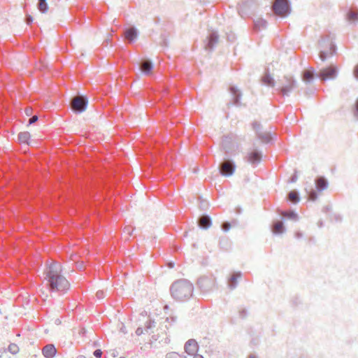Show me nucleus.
Masks as SVG:
<instances>
[{
  "label": "nucleus",
  "mask_w": 358,
  "mask_h": 358,
  "mask_svg": "<svg viewBox=\"0 0 358 358\" xmlns=\"http://www.w3.org/2000/svg\"><path fill=\"white\" fill-rule=\"evenodd\" d=\"M59 269L60 265L57 263L52 264L47 273V276L50 282V289L64 293L69 289L70 283L57 272Z\"/></svg>",
  "instance_id": "obj_1"
},
{
  "label": "nucleus",
  "mask_w": 358,
  "mask_h": 358,
  "mask_svg": "<svg viewBox=\"0 0 358 358\" xmlns=\"http://www.w3.org/2000/svg\"><path fill=\"white\" fill-rule=\"evenodd\" d=\"M170 290L171 296L175 300L185 301L192 296L194 286L187 280H179L173 283Z\"/></svg>",
  "instance_id": "obj_2"
},
{
  "label": "nucleus",
  "mask_w": 358,
  "mask_h": 358,
  "mask_svg": "<svg viewBox=\"0 0 358 358\" xmlns=\"http://www.w3.org/2000/svg\"><path fill=\"white\" fill-rule=\"evenodd\" d=\"M320 45L322 50L320 53V58L324 61L336 52V46L329 36L322 38Z\"/></svg>",
  "instance_id": "obj_3"
},
{
  "label": "nucleus",
  "mask_w": 358,
  "mask_h": 358,
  "mask_svg": "<svg viewBox=\"0 0 358 358\" xmlns=\"http://www.w3.org/2000/svg\"><path fill=\"white\" fill-rule=\"evenodd\" d=\"M274 13L280 17H285L290 12L287 0H275L273 4Z\"/></svg>",
  "instance_id": "obj_4"
},
{
  "label": "nucleus",
  "mask_w": 358,
  "mask_h": 358,
  "mask_svg": "<svg viewBox=\"0 0 358 358\" xmlns=\"http://www.w3.org/2000/svg\"><path fill=\"white\" fill-rule=\"evenodd\" d=\"M197 285L203 292H209L215 287L216 279L213 275L202 276L198 280Z\"/></svg>",
  "instance_id": "obj_5"
},
{
  "label": "nucleus",
  "mask_w": 358,
  "mask_h": 358,
  "mask_svg": "<svg viewBox=\"0 0 358 358\" xmlns=\"http://www.w3.org/2000/svg\"><path fill=\"white\" fill-rule=\"evenodd\" d=\"M337 67L331 65L327 68L322 69L320 71L318 76L322 81H325L329 79L335 78L337 76Z\"/></svg>",
  "instance_id": "obj_6"
},
{
  "label": "nucleus",
  "mask_w": 358,
  "mask_h": 358,
  "mask_svg": "<svg viewBox=\"0 0 358 358\" xmlns=\"http://www.w3.org/2000/svg\"><path fill=\"white\" fill-rule=\"evenodd\" d=\"M256 6L257 3L255 0H242L238 3V12L241 15H245L253 10Z\"/></svg>",
  "instance_id": "obj_7"
},
{
  "label": "nucleus",
  "mask_w": 358,
  "mask_h": 358,
  "mask_svg": "<svg viewBox=\"0 0 358 358\" xmlns=\"http://www.w3.org/2000/svg\"><path fill=\"white\" fill-rule=\"evenodd\" d=\"M284 80L285 81V83L280 89V92L282 95H285L288 92H289L294 87L295 85V81L294 78L291 76H285Z\"/></svg>",
  "instance_id": "obj_8"
},
{
  "label": "nucleus",
  "mask_w": 358,
  "mask_h": 358,
  "mask_svg": "<svg viewBox=\"0 0 358 358\" xmlns=\"http://www.w3.org/2000/svg\"><path fill=\"white\" fill-rule=\"evenodd\" d=\"M87 102L82 96L75 97L71 102V107L73 110L78 111H83L86 108Z\"/></svg>",
  "instance_id": "obj_9"
},
{
  "label": "nucleus",
  "mask_w": 358,
  "mask_h": 358,
  "mask_svg": "<svg viewBox=\"0 0 358 358\" xmlns=\"http://www.w3.org/2000/svg\"><path fill=\"white\" fill-rule=\"evenodd\" d=\"M199 345L197 342L194 339L187 341L185 345V350L186 353L190 355L196 354L198 351Z\"/></svg>",
  "instance_id": "obj_10"
},
{
  "label": "nucleus",
  "mask_w": 358,
  "mask_h": 358,
  "mask_svg": "<svg viewBox=\"0 0 358 358\" xmlns=\"http://www.w3.org/2000/svg\"><path fill=\"white\" fill-rule=\"evenodd\" d=\"M235 170L234 166L230 161H225L221 164L220 173L224 176H231Z\"/></svg>",
  "instance_id": "obj_11"
},
{
  "label": "nucleus",
  "mask_w": 358,
  "mask_h": 358,
  "mask_svg": "<svg viewBox=\"0 0 358 358\" xmlns=\"http://www.w3.org/2000/svg\"><path fill=\"white\" fill-rule=\"evenodd\" d=\"M56 353L57 350L52 344H48L42 349V354L45 358H53Z\"/></svg>",
  "instance_id": "obj_12"
},
{
  "label": "nucleus",
  "mask_w": 358,
  "mask_h": 358,
  "mask_svg": "<svg viewBox=\"0 0 358 358\" xmlns=\"http://www.w3.org/2000/svg\"><path fill=\"white\" fill-rule=\"evenodd\" d=\"M261 159L262 155L257 150H252L246 156V160L254 165L258 164Z\"/></svg>",
  "instance_id": "obj_13"
},
{
  "label": "nucleus",
  "mask_w": 358,
  "mask_h": 358,
  "mask_svg": "<svg viewBox=\"0 0 358 358\" xmlns=\"http://www.w3.org/2000/svg\"><path fill=\"white\" fill-rule=\"evenodd\" d=\"M271 231L275 234H280L285 231V227L282 222L276 221L275 222L271 227Z\"/></svg>",
  "instance_id": "obj_14"
},
{
  "label": "nucleus",
  "mask_w": 358,
  "mask_h": 358,
  "mask_svg": "<svg viewBox=\"0 0 358 358\" xmlns=\"http://www.w3.org/2000/svg\"><path fill=\"white\" fill-rule=\"evenodd\" d=\"M241 277V272L234 273L228 280V285L231 289H234L236 287L238 279Z\"/></svg>",
  "instance_id": "obj_15"
},
{
  "label": "nucleus",
  "mask_w": 358,
  "mask_h": 358,
  "mask_svg": "<svg viewBox=\"0 0 358 358\" xmlns=\"http://www.w3.org/2000/svg\"><path fill=\"white\" fill-rule=\"evenodd\" d=\"M211 224V220L208 215H203L199 220V225L203 229L209 228Z\"/></svg>",
  "instance_id": "obj_16"
},
{
  "label": "nucleus",
  "mask_w": 358,
  "mask_h": 358,
  "mask_svg": "<svg viewBox=\"0 0 358 358\" xmlns=\"http://www.w3.org/2000/svg\"><path fill=\"white\" fill-rule=\"evenodd\" d=\"M315 184L316 188L319 192L326 189L328 185L327 180L323 177L318 178L315 181Z\"/></svg>",
  "instance_id": "obj_17"
},
{
  "label": "nucleus",
  "mask_w": 358,
  "mask_h": 358,
  "mask_svg": "<svg viewBox=\"0 0 358 358\" xmlns=\"http://www.w3.org/2000/svg\"><path fill=\"white\" fill-rule=\"evenodd\" d=\"M218 41V36L216 33L213 32L210 34L208 37V42L207 44V48L208 49H212L213 46L217 43Z\"/></svg>",
  "instance_id": "obj_18"
},
{
  "label": "nucleus",
  "mask_w": 358,
  "mask_h": 358,
  "mask_svg": "<svg viewBox=\"0 0 358 358\" xmlns=\"http://www.w3.org/2000/svg\"><path fill=\"white\" fill-rule=\"evenodd\" d=\"M280 215L284 217L291 219L292 220H297L299 217L298 215L293 210H282L279 212Z\"/></svg>",
  "instance_id": "obj_19"
},
{
  "label": "nucleus",
  "mask_w": 358,
  "mask_h": 358,
  "mask_svg": "<svg viewBox=\"0 0 358 358\" xmlns=\"http://www.w3.org/2000/svg\"><path fill=\"white\" fill-rule=\"evenodd\" d=\"M31 138V135L28 131L20 132L18 134V140L20 143L29 144V141Z\"/></svg>",
  "instance_id": "obj_20"
},
{
  "label": "nucleus",
  "mask_w": 358,
  "mask_h": 358,
  "mask_svg": "<svg viewBox=\"0 0 358 358\" xmlns=\"http://www.w3.org/2000/svg\"><path fill=\"white\" fill-rule=\"evenodd\" d=\"M141 71L146 75H150L152 69V64L148 61H145L141 66Z\"/></svg>",
  "instance_id": "obj_21"
},
{
  "label": "nucleus",
  "mask_w": 358,
  "mask_h": 358,
  "mask_svg": "<svg viewBox=\"0 0 358 358\" xmlns=\"http://www.w3.org/2000/svg\"><path fill=\"white\" fill-rule=\"evenodd\" d=\"M137 33L134 28L128 29L124 32V37L126 39L132 41L136 37Z\"/></svg>",
  "instance_id": "obj_22"
},
{
  "label": "nucleus",
  "mask_w": 358,
  "mask_h": 358,
  "mask_svg": "<svg viewBox=\"0 0 358 358\" xmlns=\"http://www.w3.org/2000/svg\"><path fill=\"white\" fill-rule=\"evenodd\" d=\"M262 82L268 86L273 87L275 85V81L273 78L268 73H266L262 78Z\"/></svg>",
  "instance_id": "obj_23"
},
{
  "label": "nucleus",
  "mask_w": 358,
  "mask_h": 358,
  "mask_svg": "<svg viewBox=\"0 0 358 358\" xmlns=\"http://www.w3.org/2000/svg\"><path fill=\"white\" fill-rule=\"evenodd\" d=\"M288 199L294 203H298L299 201L298 193L296 191H291L288 194Z\"/></svg>",
  "instance_id": "obj_24"
},
{
  "label": "nucleus",
  "mask_w": 358,
  "mask_h": 358,
  "mask_svg": "<svg viewBox=\"0 0 358 358\" xmlns=\"http://www.w3.org/2000/svg\"><path fill=\"white\" fill-rule=\"evenodd\" d=\"M313 78V71L312 70H306L303 73V80L306 82H310Z\"/></svg>",
  "instance_id": "obj_25"
},
{
  "label": "nucleus",
  "mask_w": 358,
  "mask_h": 358,
  "mask_svg": "<svg viewBox=\"0 0 358 358\" xmlns=\"http://www.w3.org/2000/svg\"><path fill=\"white\" fill-rule=\"evenodd\" d=\"M45 1L46 0H38V8L42 13H45L48 9V6Z\"/></svg>",
  "instance_id": "obj_26"
},
{
  "label": "nucleus",
  "mask_w": 358,
  "mask_h": 358,
  "mask_svg": "<svg viewBox=\"0 0 358 358\" xmlns=\"http://www.w3.org/2000/svg\"><path fill=\"white\" fill-rule=\"evenodd\" d=\"M230 92L234 94V103H238V99L241 96L240 93L238 92V90L234 87H230Z\"/></svg>",
  "instance_id": "obj_27"
},
{
  "label": "nucleus",
  "mask_w": 358,
  "mask_h": 358,
  "mask_svg": "<svg viewBox=\"0 0 358 358\" xmlns=\"http://www.w3.org/2000/svg\"><path fill=\"white\" fill-rule=\"evenodd\" d=\"M8 350L11 354L16 355L19 352V347L15 343H10L8 345Z\"/></svg>",
  "instance_id": "obj_28"
},
{
  "label": "nucleus",
  "mask_w": 358,
  "mask_h": 358,
  "mask_svg": "<svg viewBox=\"0 0 358 358\" xmlns=\"http://www.w3.org/2000/svg\"><path fill=\"white\" fill-rule=\"evenodd\" d=\"M347 17L348 20H356L358 19V13L350 10L348 12Z\"/></svg>",
  "instance_id": "obj_29"
},
{
  "label": "nucleus",
  "mask_w": 358,
  "mask_h": 358,
  "mask_svg": "<svg viewBox=\"0 0 358 358\" xmlns=\"http://www.w3.org/2000/svg\"><path fill=\"white\" fill-rule=\"evenodd\" d=\"M166 358H186L185 356L176 352H171L166 355Z\"/></svg>",
  "instance_id": "obj_30"
},
{
  "label": "nucleus",
  "mask_w": 358,
  "mask_h": 358,
  "mask_svg": "<svg viewBox=\"0 0 358 358\" xmlns=\"http://www.w3.org/2000/svg\"><path fill=\"white\" fill-rule=\"evenodd\" d=\"M317 197V193L313 191V190H311L309 194H308V199L309 200H311V201H315Z\"/></svg>",
  "instance_id": "obj_31"
},
{
  "label": "nucleus",
  "mask_w": 358,
  "mask_h": 358,
  "mask_svg": "<svg viewBox=\"0 0 358 358\" xmlns=\"http://www.w3.org/2000/svg\"><path fill=\"white\" fill-rule=\"evenodd\" d=\"M231 228V224L229 223V222H224L222 224V229L224 231H227L230 229Z\"/></svg>",
  "instance_id": "obj_32"
},
{
  "label": "nucleus",
  "mask_w": 358,
  "mask_h": 358,
  "mask_svg": "<svg viewBox=\"0 0 358 358\" xmlns=\"http://www.w3.org/2000/svg\"><path fill=\"white\" fill-rule=\"evenodd\" d=\"M259 138H261L264 143H268L271 140V137L267 134L264 136H259Z\"/></svg>",
  "instance_id": "obj_33"
},
{
  "label": "nucleus",
  "mask_w": 358,
  "mask_h": 358,
  "mask_svg": "<svg viewBox=\"0 0 358 358\" xmlns=\"http://www.w3.org/2000/svg\"><path fill=\"white\" fill-rule=\"evenodd\" d=\"M94 355L97 357V358H101V355H102V352L101 350L98 349V350H96L94 352Z\"/></svg>",
  "instance_id": "obj_34"
},
{
  "label": "nucleus",
  "mask_w": 358,
  "mask_h": 358,
  "mask_svg": "<svg viewBox=\"0 0 358 358\" xmlns=\"http://www.w3.org/2000/svg\"><path fill=\"white\" fill-rule=\"evenodd\" d=\"M354 76L358 79V64L355 66L354 71H353Z\"/></svg>",
  "instance_id": "obj_35"
},
{
  "label": "nucleus",
  "mask_w": 358,
  "mask_h": 358,
  "mask_svg": "<svg viewBox=\"0 0 358 358\" xmlns=\"http://www.w3.org/2000/svg\"><path fill=\"white\" fill-rule=\"evenodd\" d=\"M294 236L296 238H301L303 237V233L301 231H297L294 233Z\"/></svg>",
  "instance_id": "obj_36"
},
{
  "label": "nucleus",
  "mask_w": 358,
  "mask_h": 358,
  "mask_svg": "<svg viewBox=\"0 0 358 358\" xmlns=\"http://www.w3.org/2000/svg\"><path fill=\"white\" fill-rule=\"evenodd\" d=\"M38 120V117L36 115H34L33 117H31L30 119H29V124H33L35 122H36Z\"/></svg>",
  "instance_id": "obj_37"
},
{
  "label": "nucleus",
  "mask_w": 358,
  "mask_h": 358,
  "mask_svg": "<svg viewBox=\"0 0 358 358\" xmlns=\"http://www.w3.org/2000/svg\"><path fill=\"white\" fill-rule=\"evenodd\" d=\"M103 295H104V293L103 291H99L96 292V296L99 298V299H101L103 297Z\"/></svg>",
  "instance_id": "obj_38"
},
{
  "label": "nucleus",
  "mask_w": 358,
  "mask_h": 358,
  "mask_svg": "<svg viewBox=\"0 0 358 358\" xmlns=\"http://www.w3.org/2000/svg\"><path fill=\"white\" fill-rule=\"evenodd\" d=\"M143 333V329L141 328H138L136 331V334L137 335H141Z\"/></svg>",
  "instance_id": "obj_39"
},
{
  "label": "nucleus",
  "mask_w": 358,
  "mask_h": 358,
  "mask_svg": "<svg viewBox=\"0 0 358 358\" xmlns=\"http://www.w3.org/2000/svg\"><path fill=\"white\" fill-rule=\"evenodd\" d=\"M355 108H356L355 115L357 117H358V100L356 102Z\"/></svg>",
  "instance_id": "obj_40"
},
{
  "label": "nucleus",
  "mask_w": 358,
  "mask_h": 358,
  "mask_svg": "<svg viewBox=\"0 0 358 358\" xmlns=\"http://www.w3.org/2000/svg\"><path fill=\"white\" fill-rule=\"evenodd\" d=\"M193 355H194L193 358H203V357L201 355L194 354Z\"/></svg>",
  "instance_id": "obj_41"
},
{
  "label": "nucleus",
  "mask_w": 358,
  "mask_h": 358,
  "mask_svg": "<svg viewBox=\"0 0 358 358\" xmlns=\"http://www.w3.org/2000/svg\"><path fill=\"white\" fill-rule=\"evenodd\" d=\"M27 23L29 24L32 21V19L30 16H29V17H27Z\"/></svg>",
  "instance_id": "obj_42"
},
{
  "label": "nucleus",
  "mask_w": 358,
  "mask_h": 358,
  "mask_svg": "<svg viewBox=\"0 0 358 358\" xmlns=\"http://www.w3.org/2000/svg\"><path fill=\"white\" fill-rule=\"evenodd\" d=\"M76 358H86V357L83 355H80Z\"/></svg>",
  "instance_id": "obj_43"
},
{
  "label": "nucleus",
  "mask_w": 358,
  "mask_h": 358,
  "mask_svg": "<svg viewBox=\"0 0 358 358\" xmlns=\"http://www.w3.org/2000/svg\"><path fill=\"white\" fill-rule=\"evenodd\" d=\"M248 358H257L255 355H250Z\"/></svg>",
  "instance_id": "obj_44"
},
{
  "label": "nucleus",
  "mask_w": 358,
  "mask_h": 358,
  "mask_svg": "<svg viewBox=\"0 0 358 358\" xmlns=\"http://www.w3.org/2000/svg\"><path fill=\"white\" fill-rule=\"evenodd\" d=\"M262 22L263 25H265V24H266V21L262 20Z\"/></svg>",
  "instance_id": "obj_45"
},
{
  "label": "nucleus",
  "mask_w": 358,
  "mask_h": 358,
  "mask_svg": "<svg viewBox=\"0 0 358 358\" xmlns=\"http://www.w3.org/2000/svg\"><path fill=\"white\" fill-rule=\"evenodd\" d=\"M256 125V124H253V127L255 128Z\"/></svg>",
  "instance_id": "obj_46"
}]
</instances>
